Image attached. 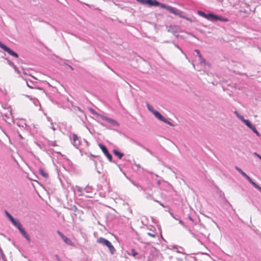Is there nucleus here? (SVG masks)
<instances>
[{"label":"nucleus","instance_id":"f257e3e1","mask_svg":"<svg viewBox=\"0 0 261 261\" xmlns=\"http://www.w3.org/2000/svg\"><path fill=\"white\" fill-rule=\"evenodd\" d=\"M138 2H139L141 4L143 5H147L149 6H155L158 7L160 6L162 8L166 9L168 11L171 12L172 14H174L176 15H178L180 17H183L181 15V11L177 10V9L173 8L172 7L166 5L165 4H161L155 0H136Z\"/></svg>","mask_w":261,"mask_h":261},{"label":"nucleus","instance_id":"f03ea898","mask_svg":"<svg viewBox=\"0 0 261 261\" xmlns=\"http://www.w3.org/2000/svg\"><path fill=\"white\" fill-rule=\"evenodd\" d=\"M198 14L200 16L207 19L208 20L212 21H216L217 20H220V21H223V22H227L228 21V19L226 18H225V17L217 15H215L213 13L206 14V13L203 12L202 11H199L198 12Z\"/></svg>","mask_w":261,"mask_h":261},{"label":"nucleus","instance_id":"7ed1b4c3","mask_svg":"<svg viewBox=\"0 0 261 261\" xmlns=\"http://www.w3.org/2000/svg\"><path fill=\"white\" fill-rule=\"evenodd\" d=\"M97 242L99 244H100L103 245V246H106L108 247L110 250V253L112 254H113L116 251L114 247L113 246L112 243L109 241H108V240H107L103 238L100 237V238H98L97 239Z\"/></svg>","mask_w":261,"mask_h":261},{"label":"nucleus","instance_id":"20e7f679","mask_svg":"<svg viewBox=\"0 0 261 261\" xmlns=\"http://www.w3.org/2000/svg\"><path fill=\"white\" fill-rule=\"evenodd\" d=\"M0 47L3 49L4 51L8 53L10 55L13 56L14 57L17 58L18 57V54L11 50L10 48L4 44L2 43L0 41Z\"/></svg>","mask_w":261,"mask_h":261},{"label":"nucleus","instance_id":"39448f33","mask_svg":"<svg viewBox=\"0 0 261 261\" xmlns=\"http://www.w3.org/2000/svg\"><path fill=\"white\" fill-rule=\"evenodd\" d=\"M70 138L71 140V143L76 148H78V147L80 145V141L79 140L77 136L74 134H72L70 135Z\"/></svg>","mask_w":261,"mask_h":261},{"label":"nucleus","instance_id":"423d86ee","mask_svg":"<svg viewBox=\"0 0 261 261\" xmlns=\"http://www.w3.org/2000/svg\"><path fill=\"white\" fill-rule=\"evenodd\" d=\"M147 109L154 116L158 119L162 115L158 111L155 110L153 107L151 106L149 103H146V104Z\"/></svg>","mask_w":261,"mask_h":261},{"label":"nucleus","instance_id":"0eeeda50","mask_svg":"<svg viewBox=\"0 0 261 261\" xmlns=\"http://www.w3.org/2000/svg\"><path fill=\"white\" fill-rule=\"evenodd\" d=\"M99 147L100 148L103 153L105 154V155L108 158V160L112 162V155L108 151L107 148L106 147L102 145V144H99L98 145Z\"/></svg>","mask_w":261,"mask_h":261},{"label":"nucleus","instance_id":"6e6552de","mask_svg":"<svg viewBox=\"0 0 261 261\" xmlns=\"http://www.w3.org/2000/svg\"><path fill=\"white\" fill-rule=\"evenodd\" d=\"M57 233L66 244L70 246L73 245V242L69 238L64 236L61 231H58Z\"/></svg>","mask_w":261,"mask_h":261},{"label":"nucleus","instance_id":"1a4fd4ad","mask_svg":"<svg viewBox=\"0 0 261 261\" xmlns=\"http://www.w3.org/2000/svg\"><path fill=\"white\" fill-rule=\"evenodd\" d=\"M235 169L244 177L251 185L254 182L251 178L247 175L238 166L235 167Z\"/></svg>","mask_w":261,"mask_h":261},{"label":"nucleus","instance_id":"9d476101","mask_svg":"<svg viewBox=\"0 0 261 261\" xmlns=\"http://www.w3.org/2000/svg\"><path fill=\"white\" fill-rule=\"evenodd\" d=\"M179 27L177 26H172L170 25L168 27V32L171 33L176 37H178V35L177 33L178 32Z\"/></svg>","mask_w":261,"mask_h":261},{"label":"nucleus","instance_id":"9b49d317","mask_svg":"<svg viewBox=\"0 0 261 261\" xmlns=\"http://www.w3.org/2000/svg\"><path fill=\"white\" fill-rule=\"evenodd\" d=\"M102 119L113 125H118V123L116 121H115V120H114L112 118L107 117L106 116H102Z\"/></svg>","mask_w":261,"mask_h":261},{"label":"nucleus","instance_id":"f8f14e48","mask_svg":"<svg viewBox=\"0 0 261 261\" xmlns=\"http://www.w3.org/2000/svg\"><path fill=\"white\" fill-rule=\"evenodd\" d=\"M20 232L23 236V237L29 242L31 241V239L29 234L27 233L25 229L22 227L19 230Z\"/></svg>","mask_w":261,"mask_h":261},{"label":"nucleus","instance_id":"ddd939ff","mask_svg":"<svg viewBox=\"0 0 261 261\" xmlns=\"http://www.w3.org/2000/svg\"><path fill=\"white\" fill-rule=\"evenodd\" d=\"M159 120L169 124V125L171 126H174V124L168 121L167 119H166L165 117H164L162 115L161 116V117L159 118Z\"/></svg>","mask_w":261,"mask_h":261},{"label":"nucleus","instance_id":"4468645a","mask_svg":"<svg viewBox=\"0 0 261 261\" xmlns=\"http://www.w3.org/2000/svg\"><path fill=\"white\" fill-rule=\"evenodd\" d=\"M113 152L116 156H117L119 159H121L122 158L124 154L123 153L118 151V150L116 149H114L113 150Z\"/></svg>","mask_w":261,"mask_h":261},{"label":"nucleus","instance_id":"2eb2a0df","mask_svg":"<svg viewBox=\"0 0 261 261\" xmlns=\"http://www.w3.org/2000/svg\"><path fill=\"white\" fill-rule=\"evenodd\" d=\"M17 228V229L19 230L20 229L22 228V226L21 224V223L16 220L13 221V222L12 223Z\"/></svg>","mask_w":261,"mask_h":261},{"label":"nucleus","instance_id":"dca6fc26","mask_svg":"<svg viewBox=\"0 0 261 261\" xmlns=\"http://www.w3.org/2000/svg\"><path fill=\"white\" fill-rule=\"evenodd\" d=\"M199 64L200 65H207L208 66H210V64L208 63H206L205 60L202 57V56H201V58H199Z\"/></svg>","mask_w":261,"mask_h":261},{"label":"nucleus","instance_id":"f3484780","mask_svg":"<svg viewBox=\"0 0 261 261\" xmlns=\"http://www.w3.org/2000/svg\"><path fill=\"white\" fill-rule=\"evenodd\" d=\"M39 172L41 175H42L43 177L45 178L48 177V174L47 173H46L43 169H39Z\"/></svg>","mask_w":261,"mask_h":261},{"label":"nucleus","instance_id":"a211bd4d","mask_svg":"<svg viewBox=\"0 0 261 261\" xmlns=\"http://www.w3.org/2000/svg\"><path fill=\"white\" fill-rule=\"evenodd\" d=\"M244 123L250 129H251L252 127L254 126L251 124V123L248 120H246Z\"/></svg>","mask_w":261,"mask_h":261},{"label":"nucleus","instance_id":"6ab92c4d","mask_svg":"<svg viewBox=\"0 0 261 261\" xmlns=\"http://www.w3.org/2000/svg\"><path fill=\"white\" fill-rule=\"evenodd\" d=\"M173 247L175 249H177V252L184 254V253L182 252V250H184L183 248L179 247V248H178L177 246H174Z\"/></svg>","mask_w":261,"mask_h":261},{"label":"nucleus","instance_id":"aec40b11","mask_svg":"<svg viewBox=\"0 0 261 261\" xmlns=\"http://www.w3.org/2000/svg\"><path fill=\"white\" fill-rule=\"evenodd\" d=\"M252 185L256 189L258 190L261 192V187H259L257 184H256L255 182H253L252 184Z\"/></svg>","mask_w":261,"mask_h":261},{"label":"nucleus","instance_id":"412c9836","mask_svg":"<svg viewBox=\"0 0 261 261\" xmlns=\"http://www.w3.org/2000/svg\"><path fill=\"white\" fill-rule=\"evenodd\" d=\"M27 85L30 88H32V89L35 88V87H34L35 85L32 82H30V83L28 81H27Z\"/></svg>","mask_w":261,"mask_h":261},{"label":"nucleus","instance_id":"4be33fe9","mask_svg":"<svg viewBox=\"0 0 261 261\" xmlns=\"http://www.w3.org/2000/svg\"><path fill=\"white\" fill-rule=\"evenodd\" d=\"M254 133L256 134V135L259 137L260 136V134L258 132V131L256 130V129L255 128V126L254 127H252V128H251V129Z\"/></svg>","mask_w":261,"mask_h":261},{"label":"nucleus","instance_id":"5701e85b","mask_svg":"<svg viewBox=\"0 0 261 261\" xmlns=\"http://www.w3.org/2000/svg\"><path fill=\"white\" fill-rule=\"evenodd\" d=\"M137 254V252H136L134 249H132L130 250V254H132L133 256H135Z\"/></svg>","mask_w":261,"mask_h":261},{"label":"nucleus","instance_id":"b1692460","mask_svg":"<svg viewBox=\"0 0 261 261\" xmlns=\"http://www.w3.org/2000/svg\"><path fill=\"white\" fill-rule=\"evenodd\" d=\"M13 68H14V69L15 71L16 72H17V73H18L20 76H21V75H20L21 72H20V71L18 69V68L16 66H14Z\"/></svg>","mask_w":261,"mask_h":261},{"label":"nucleus","instance_id":"393cba45","mask_svg":"<svg viewBox=\"0 0 261 261\" xmlns=\"http://www.w3.org/2000/svg\"><path fill=\"white\" fill-rule=\"evenodd\" d=\"M75 189L78 192L80 193H82V189L80 187L76 186H75Z\"/></svg>","mask_w":261,"mask_h":261},{"label":"nucleus","instance_id":"a878e982","mask_svg":"<svg viewBox=\"0 0 261 261\" xmlns=\"http://www.w3.org/2000/svg\"><path fill=\"white\" fill-rule=\"evenodd\" d=\"M7 217L9 218V219L12 223L13 222V221H14V220H15L11 214L9 215V216H8Z\"/></svg>","mask_w":261,"mask_h":261},{"label":"nucleus","instance_id":"bb28decb","mask_svg":"<svg viewBox=\"0 0 261 261\" xmlns=\"http://www.w3.org/2000/svg\"><path fill=\"white\" fill-rule=\"evenodd\" d=\"M195 51L197 53V56L199 58H201V56H202L201 54L200 53V51L198 49H195Z\"/></svg>","mask_w":261,"mask_h":261},{"label":"nucleus","instance_id":"cd10ccee","mask_svg":"<svg viewBox=\"0 0 261 261\" xmlns=\"http://www.w3.org/2000/svg\"><path fill=\"white\" fill-rule=\"evenodd\" d=\"M239 118L244 123H245V121L247 120V119H244V117L242 115L239 116Z\"/></svg>","mask_w":261,"mask_h":261},{"label":"nucleus","instance_id":"c85d7f7f","mask_svg":"<svg viewBox=\"0 0 261 261\" xmlns=\"http://www.w3.org/2000/svg\"><path fill=\"white\" fill-rule=\"evenodd\" d=\"M8 63L9 64V65L11 66H12L13 68L14 67V66H15V65L13 64V63L12 62H11V61L8 60Z\"/></svg>","mask_w":261,"mask_h":261},{"label":"nucleus","instance_id":"c756f323","mask_svg":"<svg viewBox=\"0 0 261 261\" xmlns=\"http://www.w3.org/2000/svg\"><path fill=\"white\" fill-rule=\"evenodd\" d=\"M147 234L152 238H154L155 237V234H154V233H150V232H148L147 233Z\"/></svg>","mask_w":261,"mask_h":261},{"label":"nucleus","instance_id":"7c9ffc66","mask_svg":"<svg viewBox=\"0 0 261 261\" xmlns=\"http://www.w3.org/2000/svg\"><path fill=\"white\" fill-rule=\"evenodd\" d=\"M49 144L50 145H51V146H55L56 145V144L55 142H52V141L50 142L49 143Z\"/></svg>","mask_w":261,"mask_h":261},{"label":"nucleus","instance_id":"2f4dec72","mask_svg":"<svg viewBox=\"0 0 261 261\" xmlns=\"http://www.w3.org/2000/svg\"><path fill=\"white\" fill-rule=\"evenodd\" d=\"M174 46H175L176 47H177L178 49H179L181 51V53H183V52H182V50L181 49V48H180V47H179L177 44H174Z\"/></svg>","mask_w":261,"mask_h":261},{"label":"nucleus","instance_id":"473e14b6","mask_svg":"<svg viewBox=\"0 0 261 261\" xmlns=\"http://www.w3.org/2000/svg\"><path fill=\"white\" fill-rule=\"evenodd\" d=\"M254 154L255 155H256L259 159L261 160V155H260L259 154H257L256 152H254Z\"/></svg>","mask_w":261,"mask_h":261},{"label":"nucleus","instance_id":"72a5a7b5","mask_svg":"<svg viewBox=\"0 0 261 261\" xmlns=\"http://www.w3.org/2000/svg\"><path fill=\"white\" fill-rule=\"evenodd\" d=\"M135 165L138 168H141V166L140 164H137L136 163H135Z\"/></svg>","mask_w":261,"mask_h":261},{"label":"nucleus","instance_id":"f704fd0d","mask_svg":"<svg viewBox=\"0 0 261 261\" xmlns=\"http://www.w3.org/2000/svg\"><path fill=\"white\" fill-rule=\"evenodd\" d=\"M234 113L236 114V115L238 117V118H239V116H241V115H240L237 111H235Z\"/></svg>","mask_w":261,"mask_h":261},{"label":"nucleus","instance_id":"c9c22d12","mask_svg":"<svg viewBox=\"0 0 261 261\" xmlns=\"http://www.w3.org/2000/svg\"><path fill=\"white\" fill-rule=\"evenodd\" d=\"M5 214H6V216H7H7H9V215H10V214L8 212H7V211H5Z\"/></svg>","mask_w":261,"mask_h":261},{"label":"nucleus","instance_id":"e433bc0d","mask_svg":"<svg viewBox=\"0 0 261 261\" xmlns=\"http://www.w3.org/2000/svg\"><path fill=\"white\" fill-rule=\"evenodd\" d=\"M179 223L182 224L183 226H185L183 222L181 220H179Z\"/></svg>","mask_w":261,"mask_h":261},{"label":"nucleus","instance_id":"4c0bfd02","mask_svg":"<svg viewBox=\"0 0 261 261\" xmlns=\"http://www.w3.org/2000/svg\"><path fill=\"white\" fill-rule=\"evenodd\" d=\"M188 218H189V220H190V221H193V220L191 216H189V217H188Z\"/></svg>","mask_w":261,"mask_h":261},{"label":"nucleus","instance_id":"58836bf2","mask_svg":"<svg viewBox=\"0 0 261 261\" xmlns=\"http://www.w3.org/2000/svg\"><path fill=\"white\" fill-rule=\"evenodd\" d=\"M157 184H158V185H160L161 184L160 181V180L158 181H157Z\"/></svg>","mask_w":261,"mask_h":261},{"label":"nucleus","instance_id":"ea45409f","mask_svg":"<svg viewBox=\"0 0 261 261\" xmlns=\"http://www.w3.org/2000/svg\"><path fill=\"white\" fill-rule=\"evenodd\" d=\"M77 109L78 110H79L80 112H81L82 113H83V111L81 110V109L80 108H77Z\"/></svg>","mask_w":261,"mask_h":261},{"label":"nucleus","instance_id":"a19ab883","mask_svg":"<svg viewBox=\"0 0 261 261\" xmlns=\"http://www.w3.org/2000/svg\"><path fill=\"white\" fill-rule=\"evenodd\" d=\"M51 128H52L54 130H55L56 129H55V128L53 126H51Z\"/></svg>","mask_w":261,"mask_h":261},{"label":"nucleus","instance_id":"79ce46f5","mask_svg":"<svg viewBox=\"0 0 261 261\" xmlns=\"http://www.w3.org/2000/svg\"><path fill=\"white\" fill-rule=\"evenodd\" d=\"M133 185H134V186L138 187V185H137V184H135V183H134V182H133Z\"/></svg>","mask_w":261,"mask_h":261},{"label":"nucleus","instance_id":"37998d69","mask_svg":"<svg viewBox=\"0 0 261 261\" xmlns=\"http://www.w3.org/2000/svg\"><path fill=\"white\" fill-rule=\"evenodd\" d=\"M159 203H160V205H162V206H163V207L164 206L163 205V204H162V203H161V202H159Z\"/></svg>","mask_w":261,"mask_h":261},{"label":"nucleus","instance_id":"c03bdc74","mask_svg":"<svg viewBox=\"0 0 261 261\" xmlns=\"http://www.w3.org/2000/svg\"><path fill=\"white\" fill-rule=\"evenodd\" d=\"M140 189L142 190V188L140 187Z\"/></svg>","mask_w":261,"mask_h":261},{"label":"nucleus","instance_id":"a18cd8bd","mask_svg":"<svg viewBox=\"0 0 261 261\" xmlns=\"http://www.w3.org/2000/svg\"><path fill=\"white\" fill-rule=\"evenodd\" d=\"M140 189L142 190V188L140 187Z\"/></svg>","mask_w":261,"mask_h":261},{"label":"nucleus","instance_id":"49530a36","mask_svg":"<svg viewBox=\"0 0 261 261\" xmlns=\"http://www.w3.org/2000/svg\"><path fill=\"white\" fill-rule=\"evenodd\" d=\"M171 216H172V217L174 218L173 214H171Z\"/></svg>","mask_w":261,"mask_h":261}]
</instances>
